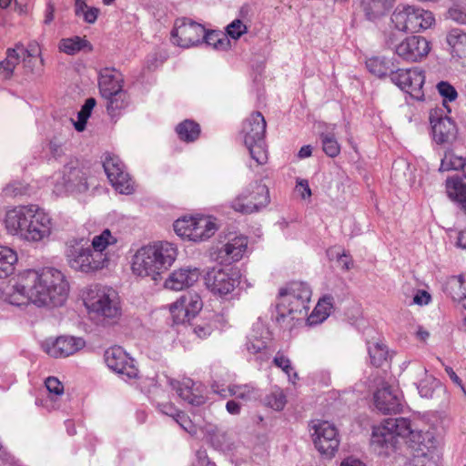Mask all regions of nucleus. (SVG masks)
Masks as SVG:
<instances>
[{
	"instance_id": "obj_1",
	"label": "nucleus",
	"mask_w": 466,
	"mask_h": 466,
	"mask_svg": "<svg viewBox=\"0 0 466 466\" xmlns=\"http://www.w3.org/2000/svg\"><path fill=\"white\" fill-rule=\"evenodd\" d=\"M11 282L5 300L15 306L32 304L37 308L54 309L64 304L70 289L66 275L50 266L22 269Z\"/></svg>"
},
{
	"instance_id": "obj_2",
	"label": "nucleus",
	"mask_w": 466,
	"mask_h": 466,
	"mask_svg": "<svg viewBox=\"0 0 466 466\" xmlns=\"http://www.w3.org/2000/svg\"><path fill=\"white\" fill-rule=\"evenodd\" d=\"M2 224L9 235L33 242L48 237L53 226L49 215L35 205H19L6 209Z\"/></svg>"
},
{
	"instance_id": "obj_3",
	"label": "nucleus",
	"mask_w": 466,
	"mask_h": 466,
	"mask_svg": "<svg viewBox=\"0 0 466 466\" xmlns=\"http://www.w3.org/2000/svg\"><path fill=\"white\" fill-rule=\"evenodd\" d=\"M177 247L167 241H156L141 247L132 258V272L141 278H150L153 280L161 279L176 261Z\"/></svg>"
},
{
	"instance_id": "obj_4",
	"label": "nucleus",
	"mask_w": 466,
	"mask_h": 466,
	"mask_svg": "<svg viewBox=\"0 0 466 466\" xmlns=\"http://www.w3.org/2000/svg\"><path fill=\"white\" fill-rule=\"evenodd\" d=\"M311 298L310 289L302 282H292L279 290L276 305V320L292 329L306 316Z\"/></svg>"
},
{
	"instance_id": "obj_5",
	"label": "nucleus",
	"mask_w": 466,
	"mask_h": 466,
	"mask_svg": "<svg viewBox=\"0 0 466 466\" xmlns=\"http://www.w3.org/2000/svg\"><path fill=\"white\" fill-rule=\"evenodd\" d=\"M435 25L433 13L415 5H400L392 12L386 42L392 45L398 40V33H420L431 29Z\"/></svg>"
},
{
	"instance_id": "obj_6",
	"label": "nucleus",
	"mask_w": 466,
	"mask_h": 466,
	"mask_svg": "<svg viewBox=\"0 0 466 466\" xmlns=\"http://www.w3.org/2000/svg\"><path fill=\"white\" fill-rule=\"evenodd\" d=\"M203 307V299L198 292H186L168 306L170 319L173 325L193 326V331L198 337L206 338L213 330L212 323L210 321L203 324L194 323Z\"/></svg>"
},
{
	"instance_id": "obj_7",
	"label": "nucleus",
	"mask_w": 466,
	"mask_h": 466,
	"mask_svg": "<svg viewBox=\"0 0 466 466\" xmlns=\"http://www.w3.org/2000/svg\"><path fill=\"white\" fill-rule=\"evenodd\" d=\"M85 305L110 324L117 323L122 316L120 299L116 290L109 288L90 289L85 297Z\"/></svg>"
},
{
	"instance_id": "obj_8",
	"label": "nucleus",
	"mask_w": 466,
	"mask_h": 466,
	"mask_svg": "<svg viewBox=\"0 0 466 466\" xmlns=\"http://www.w3.org/2000/svg\"><path fill=\"white\" fill-rule=\"evenodd\" d=\"M174 230L179 237L197 242L211 238L218 230V225L210 216L188 215L175 221Z\"/></svg>"
},
{
	"instance_id": "obj_9",
	"label": "nucleus",
	"mask_w": 466,
	"mask_h": 466,
	"mask_svg": "<svg viewBox=\"0 0 466 466\" xmlns=\"http://www.w3.org/2000/svg\"><path fill=\"white\" fill-rule=\"evenodd\" d=\"M83 239H75L70 245L69 261L76 270L94 273L106 268L109 262L107 253H100L92 247H84Z\"/></svg>"
},
{
	"instance_id": "obj_10",
	"label": "nucleus",
	"mask_w": 466,
	"mask_h": 466,
	"mask_svg": "<svg viewBox=\"0 0 466 466\" xmlns=\"http://www.w3.org/2000/svg\"><path fill=\"white\" fill-rule=\"evenodd\" d=\"M393 46V54L401 61L410 64L420 63L427 59L432 51V43L421 35H410Z\"/></svg>"
},
{
	"instance_id": "obj_11",
	"label": "nucleus",
	"mask_w": 466,
	"mask_h": 466,
	"mask_svg": "<svg viewBox=\"0 0 466 466\" xmlns=\"http://www.w3.org/2000/svg\"><path fill=\"white\" fill-rule=\"evenodd\" d=\"M391 82L412 99L422 101L425 96V71L419 67L398 68L390 75Z\"/></svg>"
},
{
	"instance_id": "obj_12",
	"label": "nucleus",
	"mask_w": 466,
	"mask_h": 466,
	"mask_svg": "<svg viewBox=\"0 0 466 466\" xmlns=\"http://www.w3.org/2000/svg\"><path fill=\"white\" fill-rule=\"evenodd\" d=\"M240 272L235 266L226 265L223 268H214L206 277L207 288L218 296H226L231 293L238 285Z\"/></svg>"
},
{
	"instance_id": "obj_13",
	"label": "nucleus",
	"mask_w": 466,
	"mask_h": 466,
	"mask_svg": "<svg viewBox=\"0 0 466 466\" xmlns=\"http://www.w3.org/2000/svg\"><path fill=\"white\" fill-rule=\"evenodd\" d=\"M206 36L205 27L189 19L180 18L176 20L171 38L175 45L189 48L199 44Z\"/></svg>"
},
{
	"instance_id": "obj_14",
	"label": "nucleus",
	"mask_w": 466,
	"mask_h": 466,
	"mask_svg": "<svg viewBox=\"0 0 466 466\" xmlns=\"http://www.w3.org/2000/svg\"><path fill=\"white\" fill-rule=\"evenodd\" d=\"M41 56V46L35 40L20 42L14 48L7 49L6 58L1 62L0 67L12 73L15 66L20 63L29 66L34 59Z\"/></svg>"
},
{
	"instance_id": "obj_15",
	"label": "nucleus",
	"mask_w": 466,
	"mask_h": 466,
	"mask_svg": "<svg viewBox=\"0 0 466 466\" xmlns=\"http://www.w3.org/2000/svg\"><path fill=\"white\" fill-rule=\"evenodd\" d=\"M313 430L312 441L315 448L325 456H334L339 446L337 428L327 420H320L313 425Z\"/></svg>"
},
{
	"instance_id": "obj_16",
	"label": "nucleus",
	"mask_w": 466,
	"mask_h": 466,
	"mask_svg": "<svg viewBox=\"0 0 466 466\" xmlns=\"http://www.w3.org/2000/svg\"><path fill=\"white\" fill-rule=\"evenodd\" d=\"M86 343L81 337L61 335L43 344L44 351L51 358L61 359L72 356L86 347Z\"/></svg>"
},
{
	"instance_id": "obj_17",
	"label": "nucleus",
	"mask_w": 466,
	"mask_h": 466,
	"mask_svg": "<svg viewBox=\"0 0 466 466\" xmlns=\"http://www.w3.org/2000/svg\"><path fill=\"white\" fill-rule=\"evenodd\" d=\"M430 123L433 140L437 144L450 143L457 138L458 127L455 122L447 116H443L441 109L431 110Z\"/></svg>"
},
{
	"instance_id": "obj_18",
	"label": "nucleus",
	"mask_w": 466,
	"mask_h": 466,
	"mask_svg": "<svg viewBox=\"0 0 466 466\" xmlns=\"http://www.w3.org/2000/svg\"><path fill=\"white\" fill-rule=\"evenodd\" d=\"M402 399L399 387L393 388L387 382L374 392V405L383 414L400 413L402 410Z\"/></svg>"
},
{
	"instance_id": "obj_19",
	"label": "nucleus",
	"mask_w": 466,
	"mask_h": 466,
	"mask_svg": "<svg viewBox=\"0 0 466 466\" xmlns=\"http://www.w3.org/2000/svg\"><path fill=\"white\" fill-rule=\"evenodd\" d=\"M104 168L114 188L121 194H130L134 190V183L123 169L121 162L108 157L104 161Z\"/></svg>"
},
{
	"instance_id": "obj_20",
	"label": "nucleus",
	"mask_w": 466,
	"mask_h": 466,
	"mask_svg": "<svg viewBox=\"0 0 466 466\" xmlns=\"http://www.w3.org/2000/svg\"><path fill=\"white\" fill-rule=\"evenodd\" d=\"M105 360L107 367L116 373L126 375L127 378L137 377L138 370L128 354L118 346L111 347L106 351Z\"/></svg>"
},
{
	"instance_id": "obj_21",
	"label": "nucleus",
	"mask_w": 466,
	"mask_h": 466,
	"mask_svg": "<svg viewBox=\"0 0 466 466\" xmlns=\"http://www.w3.org/2000/svg\"><path fill=\"white\" fill-rule=\"evenodd\" d=\"M197 268H178L169 273L164 281V288L172 291H181L192 287L198 279Z\"/></svg>"
},
{
	"instance_id": "obj_22",
	"label": "nucleus",
	"mask_w": 466,
	"mask_h": 466,
	"mask_svg": "<svg viewBox=\"0 0 466 466\" xmlns=\"http://www.w3.org/2000/svg\"><path fill=\"white\" fill-rule=\"evenodd\" d=\"M266 120L261 113H253L243 124L242 133L245 144L261 141L266 135Z\"/></svg>"
},
{
	"instance_id": "obj_23",
	"label": "nucleus",
	"mask_w": 466,
	"mask_h": 466,
	"mask_svg": "<svg viewBox=\"0 0 466 466\" xmlns=\"http://www.w3.org/2000/svg\"><path fill=\"white\" fill-rule=\"evenodd\" d=\"M106 99V112L111 120L116 122L129 109L131 106L130 95L123 90Z\"/></svg>"
},
{
	"instance_id": "obj_24",
	"label": "nucleus",
	"mask_w": 466,
	"mask_h": 466,
	"mask_svg": "<svg viewBox=\"0 0 466 466\" xmlns=\"http://www.w3.org/2000/svg\"><path fill=\"white\" fill-rule=\"evenodd\" d=\"M177 393L190 404H200L203 400L201 386L190 378H182L174 385Z\"/></svg>"
},
{
	"instance_id": "obj_25",
	"label": "nucleus",
	"mask_w": 466,
	"mask_h": 466,
	"mask_svg": "<svg viewBox=\"0 0 466 466\" xmlns=\"http://www.w3.org/2000/svg\"><path fill=\"white\" fill-rule=\"evenodd\" d=\"M448 198L457 203L466 213V183L459 176L449 177L445 181Z\"/></svg>"
},
{
	"instance_id": "obj_26",
	"label": "nucleus",
	"mask_w": 466,
	"mask_h": 466,
	"mask_svg": "<svg viewBox=\"0 0 466 466\" xmlns=\"http://www.w3.org/2000/svg\"><path fill=\"white\" fill-rule=\"evenodd\" d=\"M408 446L414 451L421 452L426 455L434 443V437L431 432L422 431H416L411 428L410 433L405 439Z\"/></svg>"
},
{
	"instance_id": "obj_27",
	"label": "nucleus",
	"mask_w": 466,
	"mask_h": 466,
	"mask_svg": "<svg viewBox=\"0 0 466 466\" xmlns=\"http://www.w3.org/2000/svg\"><path fill=\"white\" fill-rule=\"evenodd\" d=\"M58 49L62 53H65L69 56H74L81 51H93V45L87 39L86 35H74L71 37L62 38L59 41Z\"/></svg>"
},
{
	"instance_id": "obj_28",
	"label": "nucleus",
	"mask_w": 466,
	"mask_h": 466,
	"mask_svg": "<svg viewBox=\"0 0 466 466\" xmlns=\"http://www.w3.org/2000/svg\"><path fill=\"white\" fill-rule=\"evenodd\" d=\"M394 433L393 427L390 425V418L385 419L373 428L372 442L379 446H384L386 444L395 445L397 439Z\"/></svg>"
},
{
	"instance_id": "obj_29",
	"label": "nucleus",
	"mask_w": 466,
	"mask_h": 466,
	"mask_svg": "<svg viewBox=\"0 0 466 466\" xmlns=\"http://www.w3.org/2000/svg\"><path fill=\"white\" fill-rule=\"evenodd\" d=\"M99 90L103 97L107 98L123 91V80L112 73L102 74L99 78Z\"/></svg>"
},
{
	"instance_id": "obj_30",
	"label": "nucleus",
	"mask_w": 466,
	"mask_h": 466,
	"mask_svg": "<svg viewBox=\"0 0 466 466\" xmlns=\"http://www.w3.org/2000/svg\"><path fill=\"white\" fill-rule=\"evenodd\" d=\"M333 309L331 298H321L312 312L308 316L306 321L309 326H314L322 323L330 315Z\"/></svg>"
},
{
	"instance_id": "obj_31",
	"label": "nucleus",
	"mask_w": 466,
	"mask_h": 466,
	"mask_svg": "<svg viewBox=\"0 0 466 466\" xmlns=\"http://www.w3.org/2000/svg\"><path fill=\"white\" fill-rule=\"evenodd\" d=\"M368 354L370 364L376 368H380L390 360V350L382 341L369 342Z\"/></svg>"
},
{
	"instance_id": "obj_32",
	"label": "nucleus",
	"mask_w": 466,
	"mask_h": 466,
	"mask_svg": "<svg viewBox=\"0 0 466 466\" xmlns=\"http://www.w3.org/2000/svg\"><path fill=\"white\" fill-rule=\"evenodd\" d=\"M18 262L17 253L5 246H0V279H5L14 273Z\"/></svg>"
},
{
	"instance_id": "obj_33",
	"label": "nucleus",
	"mask_w": 466,
	"mask_h": 466,
	"mask_svg": "<svg viewBox=\"0 0 466 466\" xmlns=\"http://www.w3.org/2000/svg\"><path fill=\"white\" fill-rule=\"evenodd\" d=\"M248 250V238L245 236H237L228 240L223 251L225 255L234 261L240 260Z\"/></svg>"
},
{
	"instance_id": "obj_34",
	"label": "nucleus",
	"mask_w": 466,
	"mask_h": 466,
	"mask_svg": "<svg viewBox=\"0 0 466 466\" xmlns=\"http://www.w3.org/2000/svg\"><path fill=\"white\" fill-rule=\"evenodd\" d=\"M119 238L116 232L109 228H105L100 234L94 236L91 241V247L100 253L106 251L118 243Z\"/></svg>"
},
{
	"instance_id": "obj_35",
	"label": "nucleus",
	"mask_w": 466,
	"mask_h": 466,
	"mask_svg": "<svg viewBox=\"0 0 466 466\" xmlns=\"http://www.w3.org/2000/svg\"><path fill=\"white\" fill-rule=\"evenodd\" d=\"M445 289L447 293L454 299H463L466 298V273L458 276H451L448 279Z\"/></svg>"
},
{
	"instance_id": "obj_36",
	"label": "nucleus",
	"mask_w": 466,
	"mask_h": 466,
	"mask_svg": "<svg viewBox=\"0 0 466 466\" xmlns=\"http://www.w3.org/2000/svg\"><path fill=\"white\" fill-rule=\"evenodd\" d=\"M465 158L457 155L453 149H448L441 161L439 170L441 172L461 171Z\"/></svg>"
},
{
	"instance_id": "obj_37",
	"label": "nucleus",
	"mask_w": 466,
	"mask_h": 466,
	"mask_svg": "<svg viewBox=\"0 0 466 466\" xmlns=\"http://www.w3.org/2000/svg\"><path fill=\"white\" fill-rule=\"evenodd\" d=\"M176 131L179 138L185 142H192L200 135L199 125L195 121L188 119L178 124Z\"/></svg>"
},
{
	"instance_id": "obj_38",
	"label": "nucleus",
	"mask_w": 466,
	"mask_h": 466,
	"mask_svg": "<svg viewBox=\"0 0 466 466\" xmlns=\"http://www.w3.org/2000/svg\"><path fill=\"white\" fill-rule=\"evenodd\" d=\"M74 2L76 15L82 16L88 24H94L97 20L100 14L99 8L88 5L86 0H74Z\"/></svg>"
},
{
	"instance_id": "obj_39",
	"label": "nucleus",
	"mask_w": 466,
	"mask_h": 466,
	"mask_svg": "<svg viewBox=\"0 0 466 466\" xmlns=\"http://www.w3.org/2000/svg\"><path fill=\"white\" fill-rule=\"evenodd\" d=\"M242 194L248 197V200L249 202L260 203L257 205L256 211L265 207L269 201V192L265 185H257L251 190Z\"/></svg>"
},
{
	"instance_id": "obj_40",
	"label": "nucleus",
	"mask_w": 466,
	"mask_h": 466,
	"mask_svg": "<svg viewBox=\"0 0 466 466\" xmlns=\"http://www.w3.org/2000/svg\"><path fill=\"white\" fill-rule=\"evenodd\" d=\"M248 148L251 157L258 164L264 165L268 162V153L265 143V138L261 141H254L251 144H245Z\"/></svg>"
},
{
	"instance_id": "obj_41",
	"label": "nucleus",
	"mask_w": 466,
	"mask_h": 466,
	"mask_svg": "<svg viewBox=\"0 0 466 466\" xmlns=\"http://www.w3.org/2000/svg\"><path fill=\"white\" fill-rule=\"evenodd\" d=\"M96 102L93 97L87 98L83 105L81 110L78 112L77 121L75 123V127L77 131H83L86 127L87 119L89 118L92 110L94 109Z\"/></svg>"
},
{
	"instance_id": "obj_42",
	"label": "nucleus",
	"mask_w": 466,
	"mask_h": 466,
	"mask_svg": "<svg viewBox=\"0 0 466 466\" xmlns=\"http://www.w3.org/2000/svg\"><path fill=\"white\" fill-rule=\"evenodd\" d=\"M207 42L213 46L214 48L219 51H227L230 48V41L228 38V35H224L220 32L212 31L206 34Z\"/></svg>"
},
{
	"instance_id": "obj_43",
	"label": "nucleus",
	"mask_w": 466,
	"mask_h": 466,
	"mask_svg": "<svg viewBox=\"0 0 466 466\" xmlns=\"http://www.w3.org/2000/svg\"><path fill=\"white\" fill-rule=\"evenodd\" d=\"M390 425L394 429V434L396 439L399 438L406 439L410 433L411 423L409 419L406 418H390Z\"/></svg>"
},
{
	"instance_id": "obj_44",
	"label": "nucleus",
	"mask_w": 466,
	"mask_h": 466,
	"mask_svg": "<svg viewBox=\"0 0 466 466\" xmlns=\"http://www.w3.org/2000/svg\"><path fill=\"white\" fill-rule=\"evenodd\" d=\"M258 204L260 203H251L248 200V197L240 194L233 199L231 208L237 212L242 214H250L256 212V207Z\"/></svg>"
},
{
	"instance_id": "obj_45",
	"label": "nucleus",
	"mask_w": 466,
	"mask_h": 466,
	"mask_svg": "<svg viewBox=\"0 0 466 466\" xmlns=\"http://www.w3.org/2000/svg\"><path fill=\"white\" fill-rule=\"evenodd\" d=\"M322 149L330 157H337L340 152V147L334 135H321Z\"/></svg>"
},
{
	"instance_id": "obj_46",
	"label": "nucleus",
	"mask_w": 466,
	"mask_h": 466,
	"mask_svg": "<svg viewBox=\"0 0 466 466\" xmlns=\"http://www.w3.org/2000/svg\"><path fill=\"white\" fill-rule=\"evenodd\" d=\"M287 403L286 395L280 390L272 391L266 398V404L275 410H281Z\"/></svg>"
},
{
	"instance_id": "obj_47",
	"label": "nucleus",
	"mask_w": 466,
	"mask_h": 466,
	"mask_svg": "<svg viewBox=\"0 0 466 466\" xmlns=\"http://www.w3.org/2000/svg\"><path fill=\"white\" fill-rule=\"evenodd\" d=\"M247 25L240 19L232 21L227 26V35L233 39H238L241 35L247 33Z\"/></svg>"
},
{
	"instance_id": "obj_48",
	"label": "nucleus",
	"mask_w": 466,
	"mask_h": 466,
	"mask_svg": "<svg viewBox=\"0 0 466 466\" xmlns=\"http://www.w3.org/2000/svg\"><path fill=\"white\" fill-rule=\"evenodd\" d=\"M45 386L50 396L57 397L64 393L63 383L56 377H48L45 380Z\"/></svg>"
},
{
	"instance_id": "obj_49",
	"label": "nucleus",
	"mask_w": 466,
	"mask_h": 466,
	"mask_svg": "<svg viewBox=\"0 0 466 466\" xmlns=\"http://www.w3.org/2000/svg\"><path fill=\"white\" fill-rule=\"evenodd\" d=\"M230 394L238 400H248L253 393V388L248 385H235L229 389Z\"/></svg>"
},
{
	"instance_id": "obj_50",
	"label": "nucleus",
	"mask_w": 466,
	"mask_h": 466,
	"mask_svg": "<svg viewBox=\"0 0 466 466\" xmlns=\"http://www.w3.org/2000/svg\"><path fill=\"white\" fill-rule=\"evenodd\" d=\"M439 93L448 101H453L457 98V91L455 88L449 84L448 82H441L437 86Z\"/></svg>"
},
{
	"instance_id": "obj_51",
	"label": "nucleus",
	"mask_w": 466,
	"mask_h": 466,
	"mask_svg": "<svg viewBox=\"0 0 466 466\" xmlns=\"http://www.w3.org/2000/svg\"><path fill=\"white\" fill-rule=\"evenodd\" d=\"M177 421L185 431L191 434L196 433L199 426V421L194 422L187 414L178 415Z\"/></svg>"
},
{
	"instance_id": "obj_52",
	"label": "nucleus",
	"mask_w": 466,
	"mask_h": 466,
	"mask_svg": "<svg viewBox=\"0 0 466 466\" xmlns=\"http://www.w3.org/2000/svg\"><path fill=\"white\" fill-rule=\"evenodd\" d=\"M295 192L302 199L309 198L312 195L309 181L306 179H299L297 181Z\"/></svg>"
},
{
	"instance_id": "obj_53",
	"label": "nucleus",
	"mask_w": 466,
	"mask_h": 466,
	"mask_svg": "<svg viewBox=\"0 0 466 466\" xmlns=\"http://www.w3.org/2000/svg\"><path fill=\"white\" fill-rule=\"evenodd\" d=\"M274 364L281 369L286 374L290 375L292 370L290 360L282 353H278L273 360Z\"/></svg>"
},
{
	"instance_id": "obj_54",
	"label": "nucleus",
	"mask_w": 466,
	"mask_h": 466,
	"mask_svg": "<svg viewBox=\"0 0 466 466\" xmlns=\"http://www.w3.org/2000/svg\"><path fill=\"white\" fill-rule=\"evenodd\" d=\"M431 297L429 292L425 290H418L413 297V302L417 305L422 306L430 303Z\"/></svg>"
},
{
	"instance_id": "obj_55",
	"label": "nucleus",
	"mask_w": 466,
	"mask_h": 466,
	"mask_svg": "<svg viewBox=\"0 0 466 466\" xmlns=\"http://www.w3.org/2000/svg\"><path fill=\"white\" fill-rule=\"evenodd\" d=\"M367 66L370 68V71L380 74L383 65L378 59L372 58L367 62Z\"/></svg>"
},
{
	"instance_id": "obj_56",
	"label": "nucleus",
	"mask_w": 466,
	"mask_h": 466,
	"mask_svg": "<svg viewBox=\"0 0 466 466\" xmlns=\"http://www.w3.org/2000/svg\"><path fill=\"white\" fill-rule=\"evenodd\" d=\"M388 0H362V3L366 5L369 8H376L380 9L386 6V3Z\"/></svg>"
},
{
	"instance_id": "obj_57",
	"label": "nucleus",
	"mask_w": 466,
	"mask_h": 466,
	"mask_svg": "<svg viewBox=\"0 0 466 466\" xmlns=\"http://www.w3.org/2000/svg\"><path fill=\"white\" fill-rule=\"evenodd\" d=\"M226 409L230 414L237 415L240 412L241 407L235 400H231L227 402Z\"/></svg>"
},
{
	"instance_id": "obj_58",
	"label": "nucleus",
	"mask_w": 466,
	"mask_h": 466,
	"mask_svg": "<svg viewBox=\"0 0 466 466\" xmlns=\"http://www.w3.org/2000/svg\"><path fill=\"white\" fill-rule=\"evenodd\" d=\"M340 466H366L364 462H362L360 460L354 458L352 456L345 458L341 463Z\"/></svg>"
},
{
	"instance_id": "obj_59",
	"label": "nucleus",
	"mask_w": 466,
	"mask_h": 466,
	"mask_svg": "<svg viewBox=\"0 0 466 466\" xmlns=\"http://www.w3.org/2000/svg\"><path fill=\"white\" fill-rule=\"evenodd\" d=\"M14 4L18 12L25 13L30 6L31 0H14Z\"/></svg>"
},
{
	"instance_id": "obj_60",
	"label": "nucleus",
	"mask_w": 466,
	"mask_h": 466,
	"mask_svg": "<svg viewBox=\"0 0 466 466\" xmlns=\"http://www.w3.org/2000/svg\"><path fill=\"white\" fill-rule=\"evenodd\" d=\"M445 371L447 372V374L449 375V377L454 383L461 386V380L459 378V376L456 374V372L451 368L447 367L445 369Z\"/></svg>"
},
{
	"instance_id": "obj_61",
	"label": "nucleus",
	"mask_w": 466,
	"mask_h": 466,
	"mask_svg": "<svg viewBox=\"0 0 466 466\" xmlns=\"http://www.w3.org/2000/svg\"><path fill=\"white\" fill-rule=\"evenodd\" d=\"M312 154V148L310 146H303L299 151V154H298V157L299 158H306V157H310Z\"/></svg>"
},
{
	"instance_id": "obj_62",
	"label": "nucleus",
	"mask_w": 466,
	"mask_h": 466,
	"mask_svg": "<svg viewBox=\"0 0 466 466\" xmlns=\"http://www.w3.org/2000/svg\"><path fill=\"white\" fill-rule=\"evenodd\" d=\"M430 337V333L422 329V328H420L417 331V338L421 340V341H426L428 339V338Z\"/></svg>"
},
{
	"instance_id": "obj_63",
	"label": "nucleus",
	"mask_w": 466,
	"mask_h": 466,
	"mask_svg": "<svg viewBox=\"0 0 466 466\" xmlns=\"http://www.w3.org/2000/svg\"><path fill=\"white\" fill-rule=\"evenodd\" d=\"M458 244L463 248H466V228L461 230L458 237Z\"/></svg>"
},
{
	"instance_id": "obj_64",
	"label": "nucleus",
	"mask_w": 466,
	"mask_h": 466,
	"mask_svg": "<svg viewBox=\"0 0 466 466\" xmlns=\"http://www.w3.org/2000/svg\"><path fill=\"white\" fill-rule=\"evenodd\" d=\"M350 261V258L346 255L340 256L339 262L343 264V268H349V262Z\"/></svg>"
}]
</instances>
